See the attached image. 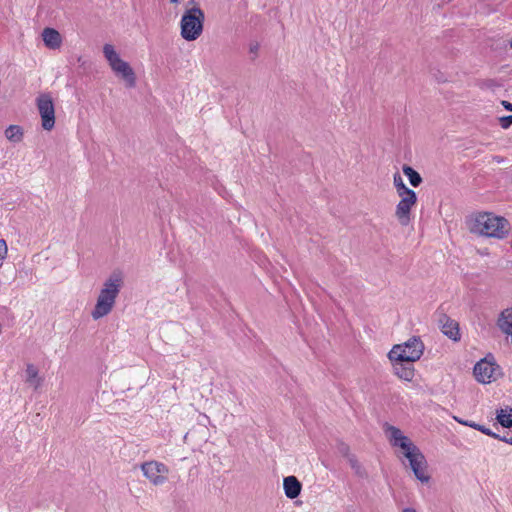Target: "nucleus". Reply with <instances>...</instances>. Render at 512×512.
<instances>
[{
	"mask_svg": "<svg viewBox=\"0 0 512 512\" xmlns=\"http://www.w3.org/2000/svg\"><path fill=\"white\" fill-rule=\"evenodd\" d=\"M385 433L392 447L398 450V458L407 460L408 467L412 470L415 478L422 484H428L431 476L427 460L421 450L395 426H387ZM402 462L404 463V461Z\"/></svg>",
	"mask_w": 512,
	"mask_h": 512,
	"instance_id": "f257e3e1",
	"label": "nucleus"
},
{
	"mask_svg": "<svg viewBox=\"0 0 512 512\" xmlns=\"http://www.w3.org/2000/svg\"><path fill=\"white\" fill-rule=\"evenodd\" d=\"M123 276L120 272L112 273L102 284L96 299L95 306L91 311L93 320H99L113 310L116 299L123 286Z\"/></svg>",
	"mask_w": 512,
	"mask_h": 512,
	"instance_id": "f03ea898",
	"label": "nucleus"
},
{
	"mask_svg": "<svg viewBox=\"0 0 512 512\" xmlns=\"http://www.w3.org/2000/svg\"><path fill=\"white\" fill-rule=\"evenodd\" d=\"M470 231L475 234L502 239L508 235L509 222L491 212L474 215L470 223Z\"/></svg>",
	"mask_w": 512,
	"mask_h": 512,
	"instance_id": "7ed1b4c3",
	"label": "nucleus"
},
{
	"mask_svg": "<svg viewBox=\"0 0 512 512\" xmlns=\"http://www.w3.org/2000/svg\"><path fill=\"white\" fill-rule=\"evenodd\" d=\"M103 56L116 77L121 79L127 88L136 86V74L131 65L122 59L114 45L106 43L102 48Z\"/></svg>",
	"mask_w": 512,
	"mask_h": 512,
	"instance_id": "20e7f679",
	"label": "nucleus"
},
{
	"mask_svg": "<svg viewBox=\"0 0 512 512\" xmlns=\"http://www.w3.org/2000/svg\"><path fill=\"white\" fill-rule=\"evenodd\" d=\"M205 14L196 4L186 7L180 20V35L186 41L197 40L204 29Z\"/></svg>",
	"mask_w": 512,
	"mask_h": 512,
	"instance_id": "39448f33",
	"label": "nucleus"
},
{
	"mask_svg": "<svg viewBox=\"0 0 512 512\" xmlns=\"http://www.w3.org/2000/svg\"><path fill=\"white\" fill-rule=\"evenodd\" d=\"M424 350L425 345L421 338L412 336L404 343L393 345L387 356L390 362L414 363L422 357Z\"/></svg>",
	"mask_w": 512,
	"mask_h": 512,
	"instance_id": "423d86ee",
	"label": "nucleus"
},
{
	"mask_svg": "<svg viewBox=\"0 0 512 512\" xmlns=\"http://www.w3.org/2000/svg\"><path fill=\"white\" fill-rule=\"evenodd\" d=\"M475 379L482 384L496 381L502 375L501 368L493 359L484 358L478 361L473 370Z\"/></svg>",
	"mask_w": 512,
	"mask_h": 512,
	"instance_id": "0eeeda50",
	"label": "nucleus"
},
{
	"mask_svg": "<svg viewBox=\"0 0 512 512\" xmlns=\"http://www.w3.org/2000/svg\"><path fill=\"white\" fill-rule=\"evenodd\" d=\"M145 478L154 486H162L168 481L169 468L158 461H147L141 465Z\"/></svg>",
	"mask_w": 512,
	"mask_h": 512,
	"instance_id": "6e6552de",
	"label": "nucleus"
},
{
	"mask_svg": "<svg viewBox=\"0 0 512 512\" xmlns=\"http://www.w3.org/2000/svg\"><path fill=\"white\" fill-rule=\"evenodd\" d=\"M36 105L41 117V125L44 130L50 131L55 126V109L50 94H40L36 99Z\"/></svg>",
	"mask_w": 512,
	"mask_h": 512,
	"instance_id": "1a4fd4ad",
	"label": "nucleus"
},
{
	"mask_svg": "<svg viewBox=\"0 0 512 512\" xmlns=\"http://www.w3.org/2000/svg\"><path fill=\"white\" fill-rule=\"evenodd\" d=\"M398 196L400 201L396 205L395 216L402 226H407L411 221V209L417 203V195L412 190Z\"/></svg>",
	"mask_w": 512,
	"mask_h": 512,
	"instance_id": "9d476101",
	"label": "nucleus"
},
{
	"mask_svg": "<svg viewBox=\"0 0 512 512\" xmlns=\"http://www.w3.org/2000/svg\"><path fill=\"white\" fill-rule=\"evenodd\" d=\"M283 488L286 497L294 499L299 496L302 484L295 476H287L283 480Z\"/></svg>",
	"mask_w": 512,
	"mask_h": 512,
	"instance_id": "9b49d317",
	"label": "nucleus"
},
{
	"mask_svg": "<svg viewBox=\"0 0 512 512\" xmlns=\"http://www.w3.org/2000/svg\"><path fill=\"white\" fill-rule=\"evenodd\" d=\"M394 374L404 381H412L415 375V369L412 365H405L404 361L391 362Z\"/></svg>",
	"mask_w": 512,
	"mask_h": 512,
	"instance_id": "f8f14e48",
	"label": "nucleus"
},
{
	"mask_svg": "<svg viewBox=\"0 0 512 512\" xmlns=\"http://www.w3.org/2000/svg\"><path fill=\"white\" fill-rule=\"evenodd\" d=\"M44 44L50 49H58L62 44L60 33L53 28H45L42 32Z\"/></svg>",
	"mask_w": 512,
	"mask_h": 512,
	"instance_id": "ddd939ff",
	"label": "nucleus"
},
{
	"mask_svg": "<svg viewBox=\"0 0 512 512\" xmlns=\"http://www.w3.org/2000/svg\"><path fill=\"white\" fill-rule=\"evenodd\" d=\"M26 383L33 388V390H38L42 383L43 378L39 375V370L33 364H27L25 369Z\"/></svg>",
	"mask_w": 512,
	"mask_h": 512,
	"instance_id": "4468645a",
	"label": "nucleus"
},
{
	"mask_svg": "<svg viewBox=\"0 0 512 512\" xmlns=\"http://www.w3.org/2000/svg\"><path fill=\"white\" fill-rule=\"evenodd\" d=\"M441 331L450 339L456 341L459 339V328L458 323L446 316L440 320Z\"/></svg>",
	"mask_w": 512,
	"mask_h": 512,
	"instance_id": "2eb2a0df",
	"label": "nucleus"
},
{
	"mask_svg": "<svg viewBox=\"0 0 512 512\" xmlns=\"http://www.w3.org/2000/svg\"><path fill=\"white\" fill-rule=\"evenodd\" d=\"M496 419L501 426L506 428L512 427V408L505 407L497 410Z\"/></svg>",
	"mask_w": 512,
	"mask_h": 512,
	"instance_id": "dca6fc26",
	"label": "nucleus"
},
{
	"mask_svg": "<svg viewBox=\"0 0 512 512\" xmlns=\"http://www.w3.org/2000/svg\"><path fill=\"white\" fill-rule=\"evenodd\" d=\"M5 137L14 143H18L23 139V129L18 125H10L6 128Z\"/></svg>",
	"mask_w": 512,
	"mask_h": 512,
	"instance_id": "f3484780",
	"label": "nucleus"
},
{
	"mask_svg": "<svg viewBox=\"0 0 512 512\" xmlns=\"http://www.w3.org/2000/svg\"><path fill=\"white\" fill-rule=\"evenodd\" d=\"M403 173L408 177L409 182L413 187H417L421 184L422 178H421L420 174L416 170H414L412 167L404 165Z\"/></svg>",
	"mask_w": 512,
	"mask_h": 512,
	"instance_id": "a211bd4d",
	"label": "nucleus"
},
{
	"mask_svg": "<svg viewBox=\"0 0 512 512\" xmlns=\"http://www.w3.org/2000/svg\"><path fill=\"white\" fill-rule=\"evenodd\" d=\"M393 184H394V187L396 189L397 195L403 194L405 192L412 191L410 188H408L405 185V183L403 181V178L401 177V175L399 173H395L394 174V176H393Z\"/></svg>",
	"mask_w": 512,
	"mask_h": 512,
	"instance_id": "6ab92c4d",
	"label": "nucleus"
},
{
	"mask_svg": "<svg viewBox=\"0 0 512 512\" xmlns=\"http://www.w3.org/2000/svg\"><path fill=\"white\" fill-rule=\"evenodd\" d=\"M348 462L356 474H358L360 476H362L364 474L362 466L359 464V462L357 461V459L354 455L349 456Z\"/></svg>",
	"mask_w": 512,
	"mask_h": 512,
	"instance_id": "aec40b11",
	"label": "nucleus"
},
{
	"mask_svg": "<svg viewBox=\"0 0 512 512\" xmlns=\"http://www.w3.org/2000/svg\"><path fill=\"white\" fill-rule=\"evenodd\" d=\"M7 252H8V248H7L6 241L3 239H0V267L2 266L4 259L7 257Z\"/></svg>",
	"mask_w": 512,
	"mask_h": 512,
	"instance_id": "412c9836",
	"label": "nucleus"
},
{
	"mask_svg": "<svg viewBox=\"0 0 512 512\" xmlns=\"http://www.w3.org/2000/svg\"><path fill=\"white\" fill-rule=\"evenodd\" d=\"M337 449H338V452L341 455H343L344 457H346L347 459H349V456H353L352 454H350L349 446L345 443H339Z\"/></svg>",
	"mask_w": 512,
	"mask_h": 512,
	"instance_id": "4be33fe9",
	"label": "nucleus"
},
{
	"mask_svg": "<svg viewBox=\"0 0 512 512\" xmlns=\"http://www.w3.org/2000/svg\"><path fill=\"white\" fill-rule=\"evenodd\" d=\"M500 125L503 129H508L512 125V115L501 117Z\"/></svg>",
	"mask_w": 512,
	"mask_h": 512,
	"instance_id": "5701e85b",
	"label": "nucleus"
},
{
	"mask_svg": "<svg viewBox=\"0 0 512 512\" xmlns=\"http://www.w3.org/2000/svg\"><path fill=\"white\" fill-rule=\"evenodd\" d=\"M477 430H479V431H481L482 433H484V434H486V435H488V436H491V437H493V438H496V439H499V438H500V436H499V435H497V434L493 433L489 428H486V427H485V426H483V425H479V426L477 427Z\"/></svg>",
	"mask_w": 512,
	"mask_h": 512,
	"instance_id": "b1692460",
	"label": "nucleus"
},
{
	"mask_svg": "<svg viewBox=\"0 0 512 512\" xmlns=\"http://www.w3.org/2000/svg\"><path fill=\"white\" fill-rule=\"evenodd\" d=\"M502 105L506 110L512 111V103L504 100L502 101Z\"/></svg>",
	"mask_w": 512,
	"mask_h": 512,
	"instance_id": "393cba45",
	"label": "nucleus"
},
{
	"mask_svg": "<svg viewBox=\"0 0 512 512\" xmlns=\"http://www.w3.org/2000/svg\"><path fill=\"white\" fill-rule=\"evenodd\" d=\"M465 426H468V427H471V428H474L477 430V427L479 426V424H476L475 422H472V421H467L464 423Z\"/></svg>",
	"mask_w": 512,
	"mask_h": 512,
	"instance_id": "a878e982",
	"label": "nucleus"
},
{
	"mask_svg": "<svg viewBox=\"0 0 512 512\" xmlns=\"http://www.w3.org/2000/svg\"><path fill=\"white\" fill-rule=\"evenodd\" d=\"M258 49H259V45L258 44H253L250 46V52L251 53H257L258 52Z\"/></svg>",
	"mask_w": 512,
	"mask_h": 512,
	"instance_id": "bb28decb",
	"label": "nucleus"
},
{
	"mask_svg": "<svg viewBox=\"0 0 512 512\" xmlns=\"http://www.w3.org/2000/svg\"><path fill=\"white\" fill-rule=\"evenodd\" d=\"M499 439L512 445V435L510 437H502V438L500 437Z\"/></svg>",
	"mask_w": 512,
	"mask_h": 512,
	"instance_id": "cd10ccee",
	"label": "nucleus"
},
{
	"mask_svg": "<svg viewBox=\"0 0 512 512\" xmlns=\"http://www.w3.org/2000/svg\"><path fill=\"white\" fill-rule=\"evenodd\" d=\"M402 512H417L416 509L411 507H406L402 510Z\"/></svg>",
	"mask_w": 512,
	"mask_h": 512,
	"instance_id": "c85d7f7f",
	"label": "nucleus"
},
{
	"mask_svg": "<svg viewBox=\"0 0 512 512\" xmlns=\"http://www.w3.org/2000/svg\"><path fill=\"white\" fill-rule=\"evenodd\" d=\"M454 419H455L458 423H460V424H462V425H464V423L466 422L465 420H463V419H461V418H458V417H456V416L454 417Z\"/></svg>",
	"mask_w": 512,
	"mask_h": 512,
	"instance_id": "c756f323",
	"label": "nucleus"
},
{
	"mask_svg": "<svg viewBox=\"0 0 512 512\" xmlns=\"http://www.w3.org/2000/svg\"><path fill=\"white\" fill-rule=\"evenodd\" d=\"M454 419H455L458 423H460V424H462V425H464V423L466 422L465 420H463V419H461V418H458V417H456V416L454 417Z\"/></svg>",
	"mask_w": 512,
	"mask_h": 512,
	"instance_id": "7c9ffc66",
	"label": "nucleus"
},
{
	"mask_svg": "<svg viewBox=\"0 0 512 512\" xmlns=\"http://www.w3.org/2000/svg\"><path fill=\"white\" fill-rule=\"evenodd\" d=\"M182 1H183V0H169V2H170L171 4H174V5H177V4H179L180 2H182Z\"/></svg>",
	"mask_w": 512,
	"mask_h": 512,
	"instance_id": "2f4dec72",
	"label": "nucleus"
},
{
	"mask_svg": "<svg viewBox=\"0 0 512 512\" xmlns=\"http://www.w3.org/2000/svg\"><path fill=\"white\" fill-rule=\"evenodd\" d=\"M494 161H496L497 163H501L503 161V159L499 156H495L494 158Z\"/></svg>",
	"mask_w": 512,
	"mask_h": 512,
	"instance_id": "473e14b6",
	"label": "nucleus"
}]
</instances>
